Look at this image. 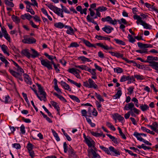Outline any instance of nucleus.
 I'll return each instance as SVG.
<instances>
[{"instance_id":"3","label":"nucleus","mask_w":158,"mask_h":158,"mask_svg":"<svg viewBox=\"0 0 158 158\" xmlns=\"http://www.w3.org/2000/svg\"><path fill=\"white\" fill-rule=\"evenodd\" d=\"M41 63L42 65L47 67L49 70L52 69V65L51 64H53V66L56 64L53 60H51L50 62L47 60H45L42 59L41 60Z\"/></svg>"},{"instance_id":"5","label":"nucleus","mask_w":158,"mask_h":158,"mask_svg":"<svg viewBox=\"0 0 158 158\" xmlns=\"http://www.w3.org/2000/svg\"><path fill=\"white\" fill-rule=\"evenodd\" d=\"M101 20L103 22H104L106 21L113 25L116 24L117 23V20L116 19H114L113 20L110 16H108L105 18H102Z\"/></svg>"},{"instance_id":"47","label":"nucleus","mask_w":158,"mask_h":158,"mask_svg":"<svg viewBox=\"0 0 158 158\" xmlns=\"http://www.w3.org/2000/svg\"><path fill=\"white\" fill-rule=\"evenodd\" d=\"M118 129L119 130V133L122 137L123 139H126V137L124 134L122 132L121 129L119 127H118Z\"/></svg>"},{"instance_id":"50","label":"nucleus","mask_w":158,"mask_h":158,"mask_svg":"<svg viewBox=\"0 0 158 158\" xmlns=\"http://www.w3.org/2000/svg\"><path fill=\"white\" fill-rule=\"evenodd\" d=\"M128 39L129 41L131 43H133L135 41V40L133 38V36L131 35H128Z\"/></svg>"},{"instance_id":"46","label":"nucleus","mask_w":158,"mask_h":158,"mask_svg":"<svg viewBox=\"0 0 158 158\" xmlns=\"http://www.w3.org/2000/svg\"><path fill=\"white\" fill-rule=\"evenodd\" d=\"M91 133L92 135L97 137L101 136L102 135V132L98 133L92 131L91 132Z\"/></svg>"},{"instance_id":"18","label":"nucleus","mask_w":158,"mask_h":158,"mask_svg":"<svg viewBox=\"0 0 158 158\" xmlns=\"http://www.w3.org/2000/svg\"><path fill=\"white\" fill-rule=\"evenodd\" d=\"M1 101L5 103H7L10 101V99L9 96L8 95H7L5 97L3 98Z\"/></svg>"},{"instance_id":"28","label":"nucleus","mask_w":158,"mask_h":158,"mask_svg":"<svg viewBox=\"0 0 158 158\" xmlns=\"http://www.w3.org/2000/svg\"><path fill=\"white\" fill-rule=\"evenodd\" d=\"M4 2L5 4L7 6L13 7L14 6V4L12 2L9 1L8 0H5Z\"/></svg>"},{"instance_id":"30","label":"nucleus","mask_w":158,"mask_h":158,"mask_svg":"<svg viewBox=\"0 0 158 158\" xmlns=\"http://www.w3.org/2000/svg\"><path fill=\"white\" fill-rule=\"evenodd\" d=\"M54 26L56 27L59 28H62L64 27V25L63 23L61 22L55 23L54 24Z\"/></svg>"},{"instance_id":"10","label":"nucleus","mask_w":158,"mask_h":158,"mask_svg":"<svg viewBox=\"0 0 158 158\" xmlns=\"http://www.w3.org/2000/svg\"><path fill=\"white\" fill-rule=\"evenodd\" d=\"M54 12L59 16H60L62 18L64 17L63 10L62 9L56 7Z\"/></svg>"},{"instance_id":"61","label":"nucleus","mask_w":158,"mask_h":158,"mask_svg":"<svg viewBox=\"0 0 158 158\" xmlns=\"http://www.w3.org/2000/svg\"><path fill=\"white\" fill-rule=\"evenodd\" d=\"M16 67L17 68V70L18 72H20L21 73H24V71L23 69L21 67H20L18 65V64Z\"/></svg>"},{"instance_id":"31","label":"nucleus","mask_w":158,"mask_h":158,"mask_svg":"<svg viewBox=\"0 0 158 158\" xmlns=\"http://www.w3.org/2000/svg\"><path fill=\"white\" fill-rule=\"evenodd\" d=\"M68 80L71 83L75 85L76 86H77L78 88H80L81 86V84L80 83H78L69 78H68Z\"/></svg>"},{"instance_id":"14","label":"nucleus","mask_w":158,"mask_h":158,"mask_svg":"<svg viewBox=\"0 0 158 158\" xmlns=\"http://www.w3.org/2000/svg\"><path fill=\"white\" fill-rule=\"evenodd\" d=\"M113 118L115 121H116V119H117L119 121H122L124 119L123 117L118 113H115L113 115Z\"/></svg>"},{"instance_id":"7","label":"nucleus","mask_w":158,"mask_h":158,"mask_svg":"<svg viewBox=\"0 0 158 158\" xmlns=\"http://www.w3.org/2000/svg\"><path fill=\"white\" fill-rule=\"evenodd\" d=\"M22 42L25 44H32L35 43L36 41V40L34 38H28L24 39L22 41Z\"/></svg>"},{"instance_id":"24","label":"nucleus","mask_w":158,"mask_h":158,"mask_svg":"<svg viewBox=\"0 0 158 158\" xmlns=\"http://www.w3.org/2000/svg\"><path fill=\"white\" fill-rule=\"evenodd\" d=\"M106 135L109 137V138L112 140L115 143L117 144L118 143L117 139L116 138L114 137L109 134H107Z\"/></svg>"},{"instance_id":"34","label":"nucleus","mask_w":158,"mask_h":158,"mask_svg":"<svg viewBox=\"0 0 158 158\" xmlns=\"http://www.w3.org/2000/svg\"><path fill=\"white\" fill-rule=\"evenodd\" d=\"M96 45L103 48L106 50H108L110 49L107 45L104 46L102 44L100 43H97Z\"/></svg>"},{"instance_id":"21","label":"nucleus","mask_w":158,"mask_h":158,"mask_svg":"<svg viewBox=\"0 0 158 158\" xmlns=\"http://www.w3.org/2000/svg\"><path fill=\"white\" fill-rule=\"evenodd\" d=\"M51 103L55 109L57 110L58 113L59 112V110H60V107L58 105H57V103L54 101H51Z\"/></svg>"},{"instance_id":"58","label":"nucleus","mask_w":158,"mask_h":158,"mask_svg":"<svg viewBox=\"0 0 158 158\" xmlns=\"http://www.w3.org/2000/svg\"><path fill=\"white\" fill-rule=\"evenodd\" d=\"M79 46V44L76 42L71 43L69 46V47H77Z\"/></svg>"},{"instance_id":"8","label":"nucleus","mask_w":158,"mask_h":158,"mask_svg":"<svg viewBox=\"0 0 158 158\" xmlns=\"http://www.w3.org/2000/svg\"><path fill=\"white\" fill-rule=\"evenodd\" d=\"M138 46L141 48L143 49H146V48H151L152 46L151 44H143L141 43L138 42L137 43Z\"/></svg>"},{"instance_id":"41","label":"nucleus","mask_w":158,"mask_h":158,"mask_svg":"<svg viewBox=\"0 0 158 158\" xmlns=\"http://www.w3.org/2000/svg\"><path fill=\"white\" fill-rule=\"evenodd\" d=\"M116 43L120 45H125V42L122 40H119L118 39H114V40Z\"/></svg>"},{"instance_id":"43","label":"nucleus","mask_w":158,"mask_h":158,"mask_svg":"<svg viewBox=\"0 0 158 158\" xmlns=\"http://www.w3.org/2000/svg\"><path fill=\"white\" fill-rule=\"evenodd\" d=\"M114 69V71L117 73H121L123 72V70L122 69L119 67L115 68Z\"/></svg>"},{"instance_id":"35","label":"nucleus","mask_w":158,"mask_h":158,"mask_svg":"<svg viewBox=\"0 0 158 158\" xmlns=\"http://www.w3.org/2000/svg\"><path fill=\"white\" fill-rule=\"evenodd\" d=\"M100 148L103 150L106 153H107L108 155H111V154L110 152L108 149L106 148L103 146H100Z\"/></svg>"},{"instance_id":"13","label":"nucleus","mask_w":158,"mask_h":158,"mask_svg":"<svg viewBox=\"0 0 158 158\" xmlns=\"http://www.w3.org/2000/svg\"><path fill=\"white\" fill-rule=\"evenodd\" d=\"M21 18L23 20H25L26 19L29 21H31V19L33 18V16L30 15L29 13L25 14L21 16Z\"/></svg>"},{"instance_id":"42","label":"nucleus","mask_w":158,"mask_h":158,"mask_svg":"<svg viewBox=\"0 0 158 158\" xmlns=\"http://www.w3.org/2000/svg\"><path fill=\"white\" fill-rule=\"evenodd\" d=\"M140 107L142 111H143L146 110L149 108L148 106L146 104L144 105H142L140 106Z\"/></svg>"},{"instance_id":"64","label":"nucleus","mask_w":158,"mask_h":158,"mask_svg":"<svg viewBox=\"0 0 158 158\" xmlns=\"http://www.w3.org/2000/svg\"><path fill=\"white\" fill-rule=\"evenodd\" d=\"M28 152L31 158H33L35 154L34 151H33L32 150H30L28 151Z\"/></svg>"},{"instance_id":"1","label":"nucleus","mask_w":158,"mask_h":158,"mask_svg":"<svg viewBox=\"0 0 158 158\" xmlns=\"http://www.w3.org/2000/svg\"><path fill=\"white\" fill-rule=\"evenodd\" d=\"M36 85L38 87L39 92L40 93V95H43V96L40 97L39 96L36 90L33 89L32 88H31V89L34 91L37 97L41 101L43 100L45 102L46 101V94L45 92L44 91L43 88L41 86L40 84L38 83H36Z\"/></svg>"},{"instance_id":"4","label":"nucleus","mask_w":158,"mask_h":158,"mask_svg":"<svg viewBox=\"0 0 158 158\" xmlns=\"http://www.w3.org/2000/svg\"><path fill=\"white\" fill-rule=\"evenodd\" d=\"M41 63L42 65L47 67L49 70L52 69V65L51 64H53V66L56 64L53 60H51L50 62L47 60H45L42 59L41 60Z\"/></svg>"},{"instance_id":"36","label":"nucleus","mask_w":158,"mask_h":158,"mask_svg":"<svg viewBox=\"0 0 158 158\" xmlns=\"http://www.w3.org/2000/svg\"><path fill=\"white\" fill-rule=\"evenodd\" d=\"M44 55L47 57L48 59L50 60H52L54 59H55L56 60V58L55 56H50L47 53L45 52L44 53Z\"/></svg>"},{"instance_id":"26","label":"nucleus","mask_w":158,"mask_h":158,"mask_svg":"<svg viewBox=\"0 0 158 158\" xmlns=\"http://www.w3.org/2000/svg\"><path fill=\"white\" fill-rule=\"evenodd\" d=\"M83 43L88 47H94L95 48V47L94 46V45L93 44H91L89 42V41L85 40H83Z\"/></svg>"},{"instance_id":"45","label":"nucleus","mask_w":158,"mask_h":158,"mask_svg":"<svg viewBox=\"0 0 158 158\" xmlns=\"http://www.w3.org/2000/svg\"><path fill=\"white\" fill-rule=\"evenodd\" d=\"M52 132L54 136L56 138V140L58 141H60V139L58 135L57 134L56 132V131L53 130H52Z\"/></svg>"},{"instance_id":"29","label":"nucleus","mask_w":158,"mask_h":158,"mask_svg":"<svg viewBox=\"0 0 158 158\" xmlns=\"http://www.w3.org/2000/svg\"><path fill=\"white\" fill-rule=\"evenodd\" d=\"M78 59L79 60H81V61L85 62V61H88V62H91V60H90L89 58H87L85 56H81L79 57L78 58Z\"/></svg>"},{"instance_id":"63","label":"nucleus","mask_w":158,"mask_h":158,"mask_svg":"<svg viewBox=\"0 0 158 158\" xmlns=\"http://www.w3.org/2000/svg\"><path fill=\"white\" fill-rule=\"evenodd\" d=\"M153 68L157 71V72L158 73V62L155 63L153 65Z\"/></svg>"},{"instance_id":"20","label":"nucleus","mask_w":158,"mask_h":158,"mask_svg":"<svg viewBox=\"0 0 158 158\" xmlns=\"http://www.w3.org/2000/svg\"><path fill=\"white\" fill-rule=\"evenodd\" d=\"M134 135L136 137L137 139L139 140L140 141H142L143 139L141 136L140 133H139L138 132H134Z\"/></svg>"},{"instance_id":"37","label":"nucleus","mask_w":158,"mask_h":158,"mask_svg":"<svg viewBox=\"0 0 158 158\" xmlns=\"http://www.w3.org/2000/svg\"><path fill=\"white\" fill-rule=\"evenodd\" d=\"M86 19L88 22H92L95 24H97V23L96 22L94 21L93 19L90 18L89 15H88L87 16Z\"/></svg>"},{"instance_id":"19","label":"nucleus","mask_w":158,"mask_h":158,"mask_svg":"<svg viewBox=\"0 0 158 158\" xmlns=\"http://www.w3.org/2000/svg\"><path fill=\"white\" fill-rule=\"evenodd\" d=\"M1 60L3 63L5 64V67H7L8 64H9V62L5 58V57L3 55L1 54Z\"/></svg>"},{"instance_id":"6","label":"nucleus","mask_w":158,"mask_h":158,"mask_svg":"<svg viewBox=\"0 0 158 158\" xmlns=\"http://www.w3.org/2000/svg\"><path fill=\"white\" fill-rule=\"evenodd\" d=\"M9 71L10 73L14 77L16 78H19V80H20L21 81H23V79L22 77V73H17L15 71L13 70L12 69H9Z\"/></svg>"},{"instance_id":"53","label":"nucleus","mask_w":158,"mask_h":158,"mask_svg":"<svg viewBox=\"0 0 158 158\" xmlns=\"http://www.w3.org/2000/svg\"><path fill=\"white\" fill-rule=\"evenodd\" d=\"M147 49H144L143 50H136V52H139L141 54L143 53H147L148 52L147 51Z\"/></svg>"},{"instance_id":"16","label":"nucleus","mask_w":158,"mask_h":158,"mask_svg":"<svg viewBox=\"0 0 158 158\" xmlns=\"http://www.w3.org/2000/svg\"><path fill=\"white\" fill-rule=\"evenodd\" d=\"M1 49L4 54H7L8 56H9L10 54L7 51L8 48L4 44L2 45L1 47Z\"/></svg>"},{"instance_id":"17","label":"nucleus","mask_w":158,"mask_h":158,"mask_svg":"<svg viewBox=\"0 0 158 158\" xmlns=\"http://www.w3.org/2000/svg\"><path fill=\"white\" fill-rule=\"evenodd\" d=\"M61 85L65 89L71 91V89L68 84H66L65 82H63V81H61Z\"/></svg>"},{"instance_id":"55","label":"nucleus","mask_w":158,"mask_h":158,"mask_svg":"<svg viewBox=\"0 0 158 158\" xmlns=\"http://www.w3.org/2000/svg\"><path fill=\"white\" fill-rule=\"evenodd\" d=\"M129 108V110H131L130 111H132L133 109L132 108L134 107V105L133 103H130L127 104Z\"/></svg>"},{"instance_id":"51","label":"nucleus","mask_w":158,"mask_h":158,"mask_svg":"<svg viewBox=\"0 0 158 158\" xmlns=\"http://www.w3.org/2000/svg\"><path fill=\"white\" fill-rule=\"evenodd\" d=\"M69 29L67 31L66 33L69 34H73L74 32L73 29L71 27H69Z\"/></svg>"},{"instance_id":"22","label":"nucleus","mask_w":158,"mask_h":158,"mask_svg":"<svg viewBox=\"0 0 158 158\" xmlns=\"http://www.w3.org/2000/svg\"><path fill=\"white\" fill-rule=\"evenodd\" d=\"M109 150L110 151L113 152L115 154L119 155L120 154L119 152L115 149L113 147L110 146L109 148Z\"/></svg>"},{"instance_id":"56","label":"nucleus","mask_w":158,"mask_h":158,"mask_svg":"<svg viewBox=\"0 0 158 158\" xmlns=\"http://www.w3.org/2000/svg\"><path fill=\"white\" fill-rule=\"evenodd\" d=\"M26 9L27 10V11L30 13L31 14L34 15L35 14V12L32 9L30 8H29V7H27Z\"/></svg>"},{"instance_id":"54","label":"nucleus","mask_w":158,"mask_h":158,"mask_svg":"<svg viewBox=\"0 0 158 158\" xmlns=\"http://www.w3.org/2000/svg\"><path fill=\"white\" fill-rule=\"evenodd\" d=\"M69 152L70 154V156L73 158L76 157V155H75V152H74L73 150L72 149L69 151Z\"/></svg>"},{"instance_id":"49","label":"nucleus","mask_w":158,"mask_h":158,"mask_svg":"<svg viewBox=\"0 0 158 158\" xmlns=\"http://www.w3.org/2000/svg\"><path fill=\"white\" fill-rule=\"evenodd\" d=\"M122 94V92L121 90H118L115 94L114 96L116 98H119Z\"/></svg>"},{"instance_id":"12","label":"nucleus","mask_w":158,"mask_h":158,"mask_svg":"<svg viewBox=\"0 0 158 158\" xmlns=\"http://www.w3.org/2000/svg\"><path fill=\"white\" fill-rule=\"evenodd\" d=\"M89 82V88H94L96 89L97 88L98 86L96 84L94 81L91 78L88 79Z\"/></svg>"},{"instance_id":"59","label":"nucleus","mask_w":158,"mask_h":158,"mask_svg":"<svg viewBox=\"0 0 158 158\" xmlns=\"http://www.w3.org/2000/svg\"><path fill=\"white\" fill-rule=\"evenodd\" d=\"M13 147L16 148V149H20L21 148V146L19 143H14L13 144Z\"/></svg>"},{"instance_id":"62","label":"nucleus","mask_w":158,"mask_h":158,"mask_svg":"<svg viewBox=\"0 0 158 158\" xmlns=\"http://www.w3.org/2000/svg\"><path fill=\"white\" fill-rule=\"evenodd\" d=\"M95 94L96 95V96L97 97V98L100 101H104L103 99L102 98L100 94H98L96 93Z\"/></svg>"},{"instance_id":"9","label":"nucleus","mask_w":158,"mask_h":158,"mask_svg":"<svg viewBox=\"0 0 158 158\" xmlns=\"http://www.w3.org/2000/svg\"><path fill=\"white\" fill-rule=\"evenodd\" d=\"M146 62L150 64H151L149 65L152 67H153V65L154 64L157 62L153 61V56H148L147 57Z\"/></svg>"},{"instance_id":"33","label":"nucleus","mask_w":158,"mask_h":158,"mask_svg":"<svg viewBox=\"0 0 158 158\" xmlns=\"http://www.w3.org/2000/svg\"><path fill=\"white\" fill-rule=\"evenodd\" d=\"M141 25H142L143 27L144 28H146V29H151V26L148 24L144 21H143V23L141 24Z\"/></svg>"},{"instance_id":"38","label":"nucleus","mask_w":158,"mask_h":158,"mask_svg":"<svg viewBox=\"0 0 158 158\" xmlns=\"http://www.w3.org/2000/svg\"><path fill=\"white\" fill-rule=\"evenodd\" d=\"M129 76H123L121 78L120 81V82H123L127 80H129Z\"/></svg>"},{"instance_id":"32","label":"nucleus","mask_w":158,"mask_h":158,"mask_svg":"<svg viewBox=\"0 0 158 158\" xmlns=\"http://www.w3.org/2000/svg\"><path fill=\"white\" fill-rule=\"evenodd\" d=\"M85 139L86 143L89 147H90L93 146L92 143L94 142L93 141L91 142L88 138L86 137H85Z\"/></svg>"},{"instance_id":"27","label":"nucleus","mask_w":158,"mask_h":158,"mask_svg":"<svg viewBox=\"0 0 158 158\" xmlns=\"http://www.w3.org/2000/svg\"><path fill=\"white\" fill-rule=\"evenodd\" d=\"M31 50L33 54L31 55V57L33 58H35L37 57L39 54L36 51L35 49L31 48Z\"/></svg>"},{"instance_id":"23","label":"nucleus","mask_w":158,"mask_h":158,"mask_svg":"<svg viewBox=\"0 0 158 158\" xmlns=\"http://www.w3.org/2000/svg\"><path fill=\"white\" fill-rule=\"evenodd\" d=\"M95 38L97 39L98 40H110V39L109 37H105L101 35H96Z\"/></svg>"},{"instance_id":"44","label":"nucleus","mask_w":158,"mask_h":158,"mask_svg":"<svg viewBox=\"0 0 158 158\" xmlns=\"http://www.w3.org/2000/svg\"><path fill=\"white\" fill-rule=\"evenodd\" d=\"M46 5L51 10L54 11L55 9L56 8V6H53L52 5H51L50 4H46Z\"/></svg>"},{"instance_id":"57","label":"nucleus","mask_w":158,"mask_h":158,"mask_svg":"<svg viewBox=\"0 0 158 158\" xmlns=\"http://www.w3.org/2000/svg\"><path fill=\"white\" fill-rule=\"evenodd\" d=\"M1 30L2 33V35L1 34V38L2 37L3 35H5V34H6L7 33V31L6 30L5 28L2 27Z\"/></svg>"},{"instance_id":"11","label":"nucleus","mask_w":158,"mask_h":158,"mask_svg":"<svg viewBox=\"0 0 158 158\" xmlns=\"http://www.w3.org/2000/svg\"><path fill=\"white\" fill-rule=\"evenodd\" d=\"M113 29V28L112 27L109 26L107 25L105 26L104 27L102 28V30L108 34L110 33Z\"/></svg>"},{"instance_id":"2","label":"nucleus","mask_w":158,"mask_h":158,"mask_svg":"<svg viewBox=\"0 0 158 158\" xmlns=\"http://www.w3.org/2000/svg\"><path fill=\"white\" fill-rule=\"evenodd\" d=\"M92 146L94 150L92 148L89 150L88 151V156L90 158H100V156L95 151L96 150V148L94 145Z\"/></svg>"},{"instance_id":"15","label":"nucleus","mask_w":158,"mask_h":158,"mask_svg":"<svg viewBox=\"0 0 158 158\" xmlns=\"http://www.w3.org/2000/svg\"><path fill=\"white\" fill-rule=\"evenodd\" d=\"M21 53L23 55L27 56L28 58H29L31 57V55L29 52L28 49H25L23 50L21 52Z\"/></svg>"},{"instance_id":"25","label":"nucleus","mask_w":158,"mask_h":158,"mask_svg":"<svg viewBox=\"0 0 158 158\" xmlns=\"http://www.w3.org/2000/svg\"><path fill=\"white\" fill-rule=\"evenodd\" d=\"M11 18L13 21L17 23H19L20 22V19L19 18L14 15H13L12 16Z\"/></svg>"},{"instance_id":"39","label":"nucleus","mask_w":158,"mask_h":158,"mask_svg":"<svg viewBox=\"0 0 158 158\" xmlns=\"http://www.w3.org/2000/svg\"><path fill=\"white\" fill-rule=\"evenodd\" d=\"M96 9H97V10H98L99 11L102 12L106 10L107 8L106 7L102 6H99Z\"/></svg>"},{"instance_id":"48","label":"nucleus","mask_w":158,"mask_h":158,"mask_svg":"<svg viewBox=\"0 0 158 158\" xmlns=\"http://www.w3.org/2000/svg\"><path fill=\"white\" fill-rule=\"evenodd\" d=\"M5 39L7 40L9 42H10V37L8 33L5 34L3 35Z\"/></svg>"},{"instance_id":"40","label":"nucleus","mask_w":158,"mask_h":158,"mask_svg":"<svg viewBox=\"0 0 158 158\" xmlns=\"http://www.w3.org/2000/svg\"><path fill=\"white\" fill-rule=\"evenodd\" d=\"M69 97L71 98L76 101L77 102H80V100L76 96L73 95H70Z\"/></svg>"},{"instance_id":"52","label":"nucleus","mask_w":158,"mask_h":158,"mask_svg":"<svg viewBox=\"0 0 158 158\" xmlns=\"http://www.w3.org/2000/svg\"><path fill=\"white\" fill-rule=\"evenodd\" d=\"M27 148L28 151L32 150L33 147V145L32 144L29 143L27 146Z\"/></svg>"},{"instance_id":"60","label":"nucleus","mask_w":158,"mask_h":158,"mask_svg":"<svg viewBox=\"0 0 158 158\" xmlns=\"http://www.w3.org/2000/svg\"><path fill=\"white\" fill-rule=\"evenodd\" d=\"M81 113L82 116L85 117V118H87V112L86 110H81Z\"/></svg>"}]
</instances>
